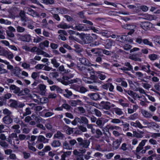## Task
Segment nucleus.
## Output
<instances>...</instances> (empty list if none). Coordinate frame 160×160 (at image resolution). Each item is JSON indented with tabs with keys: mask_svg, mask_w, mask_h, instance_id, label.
<instances>
[{
	"mask_svg": "<svg viewBox=\"0 0 160 160\" xmlns=\"http://www.w3.org/2000/svg\"><path fill=\"white\" fill-rule=\"evenodd\" d=\"M4 30L2 29H0V39H4L5 38V37L4 36Z\"/></svg>",
	"mask_w": 160,
	"mask_h": 160,
	"instance_id": "58",
	"label": "nucleus"
},
{
	"mask_svg": "<svg viewBox=\"0 0 160 160\" xmlns=\"http://www.w3.org/2000/svg\"><path fill=\"white\" fill-rule=\"evenodd\" d=\"M145 18L146 19L151 21L156 20L157 19V17L155 15L150 14H145Z\"/></svg>",
	"mask_w": 160,
	"mask_h": 160,
	"instance_id": "26",
	"label": "nucleus"
},
{
	"mask_svg": "<svg viewBox=\"0 0 160 160\" xmlns=\"http://www.w3.org/2000/svg\"><path fill=\"white\" fill-rule=\"evenodd\" d=\"M101 42L105 44V47L107 49H110L112 45L114 42L111 39L104 40L101 39Z\"/></svg>",
	"mask_w": 160,
	"mask_h": 160,
	"instance_id": "7",
	"label": "nucleus"
},
{
	"mask_svg": "<svg viewBox=\"0 0 160 160\" xmlns=\"http://www.w3.org/2000/svg\"><path fill=\"white\" fill-rule=\"evenodd\" d=\"M125 65L127 67V68L128 69L129 71H132L133 70L132 66L129 62H126L125 63Z\"/></svg>",
	"mask_w": 160,
	"mask_h": 160,
	"instance_id": "55",
	"label": "nucleus"
},
{
	"mask_svg": "<svg viewBox=\"0 0 160 160\" xmlns=\"http://www.w3.org/2000/svg\"><path fill=\"white\" fill-rule=\"evenodd\" d=\"M62 107L65 109L69 111L72 109L71 105L67 103H64L62 105Z\"/></svg>",
	"mask_w": 160,
	"mask_h": 160,
	"instance_id": "43",
	"label": "nucleus"
},
{
	"mask_svg": "<svg viewBox=\"0 0 160 160\" xmlns=\"http://www.w3.org/2000/svg\"><path fill=\"white\" fill-rule=\"evenodd\" d=\"M82 103V101L80 100H71L69 101V104L72 107H76L77 105H81Z\"/></svg>",
	"mask_w": 160,
	"mask_h": 160,
	"instance_id": "12",
	"label": "nucleus"
},
{
	"mask_svg": "<svg viewBox=\"0 0 160 160\" xmlns=\"http://www.w3.org/2000/svg\"><path fill=\"white\" fill-rule=\"evenodd\" d=\"M3 113L7 115L10 116L12 114V112L8 109L5 108L3 110Z\"/></svg>",
	"mask_w": 160,
	"mask_h": 160,
	"instance_id": "62",
	"label": "nucleus"
},
{
	"mask_svg": "<svg viewBox=\"0 0 160 160\" xmlns=\"http://www.w3.org/2000/svg\"><path fill=\"white\" fill-rule=\"evenodd\" d=\"M82 39L85 44L90 43L93 40L92 37L90 34L83 35L82 37Z\"/></svg>",
	"mask_w": 160,
	"mask_h": 160,
	"instance_id": "8",
	"label": "nucleus"
},
{
	"mask_svg": "<svg viewBox=\"0 0 160 160\" xmlns=\"http://www.w3.org/2000/svg\"><path fill=\"white\" fill-rule=\"evenodd\" d=\"M88 96L90 98L94 100H97L99 99L100 97L99 95L97 93H91L88 94Z\"/></svg>",
	"mask_w": 160,
	"mask_h": 160,
	"instance_id": "15",
	"label": "nucleus"
},
{
	"mask_svg": "<svg viewBox=\"0 0 160 160\" xmlns=\"http://www.w3.org/2000/svg\"><path fill=\"white\" fill-rule=\"evenodd\" d=\"M80 122V118L76 117L74 118V120L71 122L72 124L74 125H76L77 124V122Z\"/></svg>",
	"mask_w": 160,
	"mask_h": 160,
	"instance_id": "44",
	"label": "nucleus"
},
{
	"mask_svg": "<svg viewBox=\"0 0 160 160\" xmlns=\"http://www.w3.org/2000/svg\"><path fill=\"white\" fill-rule=\"evenodd\" d=\"M18 10L16 7H13L10 9L9 13L11 15L15 16L18 12Z\"/></svg>",
	"mask_w": 160,
	"mask_h": 160,
	"instance_id": "29",
	"label": "nucleus"
},
{
	"mask_svg": "<svg viewBox=\"0 0 160 160\" xmlns=\"http://www.w3.org/2000/svg\"><path fill=\"white\" fill-rule=\"evenodd\" d=\"M75 160H84L83 158V155L82 154H79L76 156L75 157Z\"/></svg>",
	"mask_w": 160,
	"mask_h": 160,
	"instance_id": "64",
	"label": "nucleus"
},
{
	"mask_svg": "<svg viewBox=\"0 0 160 160\" xmlns=\"http://www.w3.org/2000/svg\"><path fill=\"white\" fill-rule=\"evenodd\" d=\"M97 135V138H99L102 135L103 133L99 129H97L96 132H95Z\"/></svg>",
	"mask_w": 160,
	"mask_h": 160,
	"instance_id": "52",
	"label": "nucleus"
},
{
	"mask_svg": "<svg viewBox=\"0 0 160 160\" xmlns=\"http://www.w3.org/2000/svg\"><path fill=\"white\" fill-rule=\"evenodd\" d=\"M16 30L17 32L21 33L24 32L25 30L24 28L20 26H18L16 27Z\"/></svg>",
	"mask_w": 160,
	"mask_h": 160,
	"instance_id": "40",
	"label": "nucleus"
},
{
	"mask_svg": "<svg viewBox=\"0 0 160 160\" xmlns=\"http://www.w3.org/2000/svg\"><path fill=\"white\" fill-rule=\"evenodd\" d=\"M2 121L5 124L8 125L12 122L13 119L10 116L7 115L3 118Z\"/></svg>",
	"mask_w": 160,
	"mask_h": 160,
	"instance_id": "11",
	"label": "nucleus"
},
{
	"mask_svg": "<svg viewBox=\"0 0 160 160\" xmlns=\"http://www.w3.org/2000/svg\"><path fill=\"white\" fill-rule=\"evenodd\" d=\"M79 61L82 64L85 66H91L92 65V64L89 62V61L85 58H80Z\"/></svg>",
	"mask_w": 160,
	"mask_h": 160,
	"instance_id": "14",
	"label": "nucleus"
},
{
	"mask_svg": "<svg viewBox=\"0 0 160 160\" xmlns=\"http://www.w3.org/2000/svg\"><path fill=\"white\" fill-rule=\"evenodd\" d=\"M31 109L30 108H27L25 110V112L23 113V116L25 117L31 114L32 112Z\"/></svg>",
	"mask_w": 160,
	"mask_h": 160,
	"instance_id": "36",
	"label": "nucleus"
},
{
	"mask_svg": "<svg viewBox=\"0 0 160 160\" xmlns=\"http://www.w3.org/2000/svg\"><path fill=\"white\" fill-rule=\"evenodd\" d=\"M13 70L14 74L15 75H16L17 76L18 75V74L20 73V72L21 71L20 68L18 67H15L14 69H13Z\"/></svg>",
	"mask_w": 160,
	"mask_h": 160,
	"instance_id": "49",
	"label": "nucleus"
},
{
	"mask_svg": "<svg viewBox=\"0 0 160 160\" xmlns=\"http://www.w3.org/2000/svg\"><path fill=\"white\" fill-rule=\"evenodd\" d=\"M133 137H136L137 138H141L143 137L142 134L137 132L136 131H133Z\"/></svg>",
	"mask_w": 160,
	"mask_h": 160,
	"instance_id": "53",
	"label": "nucleus"
},
{
	"mask_svg": "<svg viewBox=\"0 0 160 160\" xmlns=\"http://www.w3.org/2000/svg\"><path fill=\"white\" fill-rule=\"evenodd\" d=\"M49 42L48 40H45L42 42H41L39 44V47L40 48L43 49L44 47H48L49 46Z\"/></svg>",
	"mask_w": 160,
	"mask_h": 160,
	"instance_id": "24",
	"label": "nucleus"
},
{
	"mask_svg": "<svg viewBox=\"0 0 160 160\" xmlns=\"http://www.w3.org/2000/svg\"><path fill=\"white\" fill-rule=\"evenodd\" d=\"M77 140L79 143V145L85 148H87L88 147L90 144V141L88 140H83L82 138H78Z\"/></svg>",
	"mask_w": 160,
	"mask_h": 160,
	"instance_id": "3",
	"label": "nucleus"
},
{
	"mask_svg": "<svg viewBox=\"0 0 160 160\" xmlns=\"http://www.w3.org/2000/svg\"><path fill=\"white\" fill-rule=\"evenodd\" d=\"M20 39L24 41L28 42L31 39V36L29 35H24L21 37Z\"/></svg>",
	"mask_w": 160,
	"mask_h": 160,
	"instance_id": "30",
	"label": "nucleus"
},
{
	"mask_svg": "<svg viewBox=\"0 0 160 160\" xmlns=\"http://www.w3.org/2000/svg\"><path fill=\"white\" fill-rule=\"evenodd\" d=\"M56 9L58 10L59 12L62 14H66L68 12V10L64 8H57Z\"/></svg>",
	"mask_w": 160,
	"mask_h": 160,
	"instance_id": "22",
	"label": "nucleus"
},
{
	"mask_svg": "<svg viewBox=\"0 0 160 160\" xmlns=\"http://www.w3.org/2000/svg\"><path fill=\"white\" fill-rule=\"evenodd\" d=\"M138 117V114L137 113H135L132 115H131L128 117V119L134 120Z\"/></svg>",
	"mask_w": 160,
	"mask_h": 160,
	"instance_id": "41",
	"label": "nucleus"
},
{
	"mask_svg": "<svg viewBox=\"0 0 160 160\" xmlns=\"http://www.w3.org/2000/svg\"><path fill=\"white\" fill-rule=\"evenodd\" d=\"M8 52L7 50L4 49H2L0 50V55L7 56V55H8Z\"/></svg>",
	"mask_w": 160,
	"mask_h": 160,
	"instance_id": "59",
	"label": "nucleus"
},
{
	"mask_svg": "<svg viewBox=\"0 0 160 160\" xmlns=\"http://www.w3.org/2000/svg\"><path fill=\"white\" fill-rule=\"evenodd\" d=\"M61 143L58 140H53L51 144V146L54 148L59 147L61 146Z\"/></svg>",
	"mask_w": 160,
	"mask_h": 160,
	"instance_id": "28",
	"label": "nucleus"
},
{
	"mask_svg": "<svg viewBox=\"0 0 160 160\" xmlns=\"http://www.w3.org/2000/svg\"><path fill=\"white\" fill-rule=\"evenodd\" d=\"M150 66L148 64L144 65L141 67L142 69L147 72H150L151 71L150 69Z\"/></svg>",
	"mask_w": 160,
	"mask_h": 160,
	"instance_id": "35",
	"label": "nucleus"
},
{
	"mask_svg": "<svg viewBox=\"0 0 160 160\" xmlns=\"http://www.w3.org/2000/svg\"><path fill=\"white\" fill-rule=\"evenodd\" d=\"M143 42L145 44L148 45L152 47L153 46L152 42L149 41L147 39H144L143 40Z\"/></svg>",
	"mask_w": 160,
	"mask_h": 160,
	"instance_id": "54",
	"label": "nucleus"
},
{
	"mask_svg": "<svg viewBox=\"0 0 160 160\" xmlns=\"http://www.w3.org/2000/svg\"><path fill=\"white\" fill-rule=\"evenodd\" d=\"M86 116L89 118L92 123H94L96 122L98 119L95 116L93 115L90 116H89L88 115H86Z\"/></svg>",
	"mask_w": 160,
	"mask_h": 160,
	"instance_id": "42",
	"label": "nucleus"
},
{
	"mask_svg": "<svg viewBox=\"0 0 160 160\" xmlns=\"http://www.w3.org/2000/svg\"><path fill=\"white\" fill-rule=\"evenodd\" d=\"M28 148L29 149L33 152H35L36 151V149L35 147L32 146L33 144H32L29 141H28Z\"/></svg>",
	"mask_w": 160,
	"mask_h": 160,
	"instance_id": "39",
	"label": "nucleus"
},
{
	"mask_svg": "<svg viewBox=\"0 0 160 160\" xmlns=\"http://www.w3.org/2000/svg\"><path fill=\"white\" fill-rule=\"evenodd\" d=\"M42 28H47L48 29H50V28L48 26V23L47 20L44 19L42 21Z\"/></svg>",
	"mask_w": 160,
	"mask_h": 160,
	"instance_id": "33",
	"label": "nucleus"
},
{
	"mask_svg": "<svg viewBox=\"0 0 160 160\" xmlns=\"http://www.w3.org/2000/svg\"><path fill=\"white\" fill-rule=\"evenodd\" d=\"M73 29L77 30L78 31H86L90 30H92L94 32L98 33L99 31L96 29L93 26H90L88 28L85 27L82 24H78L76 25L75 27L73 28Z\"/></svg>",
	"mask_w": 160,
	"mask_h": 160,
	"instance_id": "2",
	"label": "nucleus"
},
{
	"mask_svg": "<svg viewBox=\"0 0 160 160\" xmlns=\"http://www.w3.org/2000/svg\"><path fill=\"white\" fill-rule=\"evenodd\" d=\"M142 113L144 117L146 118H151L152 116L151 113L146 110H142Z\"/></svg>",
	"mask_w": 160,
	"mask_h": 160,
	"instance_id": "18",
	"label": "nucleus"
},
{
	"mask_svg": "<svg viewBox=\"0 0 160 160\" xmlns=\"http://www.w3.org/2000/svg\"><path fill=\"white\" fill-rule=\"evenodd\" d=\"M39 76V72H33L31 75L32 78L35 80Z\"/></svg>",
	"mask_w": 160,
	"mask_h": 160,
	"instance_id": "60",
	"label": "nucleus"
},
{
	"mask_svg": "<svg viewBox=\"0 0 160 160\" xmlns=\"http://www.w3.org/2000/svg\"><path fill=\"white\" fill-rule=\"evenodd\" d=\"M0 145L3 148H6L8 147V144L7 142L4 141H0Z\"/></svg>",
	"mask_w": 160,
	"mask_h": 160,
	"instance_id": "50",
	"label": "nucleus"
},
{
	"mask_svg": "<svg viewBox=\"0 0 160 160\" xmlns=\"http://www.w3.org/2000/svg\"><path fill=\"white\" fill-rule=\"evenodd\" d=\"M63 147L64 149H65L68 150H71L72 149V147L70 145L68 140H65L63 142Z\"/></svg>",
	"mask_w": 160,
	"mask_h": 160,
	"instance_id": "16",
	"label": "nucleus"
},
{
	"mask_svg": "<svg viewBox=\"0 0 160 160\" xmlns=\"http://www.w3.org/2000/svg\"><path fill=\"white\" fill-rule=\"evenodd\" d=\"M126 36H117V39L118 38L119 40H120L121 42H125V41H126Z\"/></svg>",
	"mask_w": 160,
	"mask_h": 160,
	"instance_id": "47",
	"label": "nucleus"
},
{
	"mask_svg": "<svg viewBox=\"0 0 160 160\" xmlns=\"http://www.w3.org/2000/svg\"><path fill=\"white\" fill-rule=\"evenodd\" d=\"M121 142V140L117 139L113 142V147L114 149H117L118 148Z\"/></svg>",
	"mask_w": 160,
	"mask_h": 160,
	"instance_id": "27",
	"label": "nucleus"
},
{
	"mask_svg": "<svg viewBox=\"0 0 160 160\" xmlns=\"http://www.w3.org/2000/svg\"><path fill=\"white\" fill-rule=\"evenodd\" d=\"M78 69L81 72V74L85 76H88V74H93L94 73V70L90 66H87L84 67L82 66L78 65L76 66Z\"/></svg>",
	"mask_w": 160,
	"mask_h": 160,
	"instance_id": "1",
	"label": "nucleus"
},
{
	"mask_svg": "<svg viewBox=\"0 0 160 160\" xmlns=\"http://www.w3.org/2000/svg\"><path fill=\"white\" fill-rule=\"evenodd\" d=\"M96 125L99 128H102L105 124V122L103 121L100 118H98L96 122Z\"/></svg>",
	"mask_w": 160,
	"mask_h": 160,
	"instance_id": "21",
	"label": "nucleus"
},
{
	"mask_svg": "<svg viewBox=\"0 0 160 160\" xmlns=\"http://www.w3.org/2000/svg\"><path fill=\"white\" fill-rule=\"evenodd\" d=\"M143 40L141 36H139L136 38V42L138 44H141L143 42Z\"/></svg>",
	"mask_w": 160,
	"mask_h": 160,
	"instance_id": "63",
	"label": "nucleus"
},
{
	"mask_svg": "<svg viewBox=\"0 0 160 160\" xmlns=\"http://www.w3.org/2000/svg\"><path fill=\"white\" fill-rule=\"evenodd\" d=\"M64 137V135L59 131H57L54 136V138L59 139H63Z\"/></svg>",
	"mask_w": 160,
	"mask_h": 160,
	"instance_id": "20",
	"label": "nucleus"
},
{
	"mask_svg": "<svg viewBox=\"0 0 160 160\" xmlns=\"http://www.w3.org/2000/svg\"><path fill=\"white\" fill-rule=\"evenodd\" d=\"M58 27L61 28L65 29L67 28H70V26L68 25L66 23H64L63 24H60L58 25Z\"/></svg>",
	"mask_w": 160,
	"mask_h": 160,
	"instance_id": "37",
	"label": "nucleus"
},
{
	"mask_svg": "<svg viewBox=\"0 0 160 160\" xmlns=\"http://www.w3.org/2000/svg\"><path fill=\"white\" fill-rule=\"evenodd\" d=\"M111 122L114 124H119L121 122V120L118 118H111Z\"/></svg>",
	"mask_w": 160,
	"mask_h": 160,
	"instance_id": "45",
	"label": "nucleus"
},
{
	"mask_svg": "<svg viewBox=\"0 0 160 160\" xmlns=\"http://www.w3.org/2000/svg\"><path fill=\"white\" fill-rule=\"evenodd\" d=\"M94 112L95 114L98 117H101L102 115L101 112L98 110L97 109H94Z\"/></svg>",
	"mask_w": 160,
	"mask_h": 160,
	"instance_id": "51",
	"label": "nucleus"
},
{
	"mask_svg": "<svg viewBox=\"0 0 160 160\" xmlns=\"http://www.w3.org/2000/svg\"><path fill=\"white\" fill-rule=\"evenodd\" d=\"M65 92L67 93L66 94H64L63 96L68 98H69L72 95V92L68 90V89H66L65 90Z\"/></svg>",
	"mask_w": 160,
	"mask_h": 160,
	"instance_id": "31",
	"label": "nucleus"
},
{
	"mask_svg": "<svg viewBox=\"0 0 160 160\" xmlns=\"http://www.w3.org/2000/svg\"><path fill=\"white\" fill-rule=\"evenodd\" d=\"M68 141L70 145L72 147L77 143L76 140L74 139L69 140Z\"/></svg>",
	"mask_w": 160,
	"mask_h": 160,
	"instance_id": "57",
	"label": "nucleus"
},
{
	"mask_svg": "<svg viewBox=\"0 0 160 160\" xmlns=\"http://www.w3.org/2000/svg\"><path fill=\"white\" fill-rule=\"evenodd\" d=\"M100 105L102 108L105 110H109L111 108V103L108 101H102Z\"/></svg>",
	"mask_w": 160,
	"mask_h": 160,
	"instance_id": "9",
	"label": "nucleus"
},
{
	"mask_svg": "<svg viewBox=\"0 0 160 160\" xmlns=\"http://www.w3.org/2000/svg\"><path fill=\"white\" fill-rule=\"evenodd\" d=\"M20 126L19 125L17 124L12 126L11 127V128L14 130V132L19 134L21 132L20 130L19 129Z\"/></svg>",
	"mask_w": 160,
	"mask_h": 160,
	"instance_id": "23",
	"label": "nucleus"
},
{
	"mask_svg": "<svg viewBox=\"0 0 160 160\" xmlns=\"http://www.w3.org/2000/svg\"><path fill=\"white\" fill-rule=\"evenodd\" d=\"M18 137L19 138L20 140L23 141L26 139L27 136L26 135L24 134H21L18 135Z\"/></svg>",
	"mask_w": 160,
	"mask_h": 160,
	"instance_id": "61",
	"label": "nucleus"
},
{
	"mask_svg": "<svg viewBox=\"0 0 160 160\" xmlns=\"http://www.w3.org/2000/svg\"><path fill=\"white\" fill-rule=\"evenodd\" d=\"M73 128L68 127V128L66 130V133L68 135L72 134L73 132Z\"/></svg>",
	"mask_w": 160,
	"mask_h": 160,
	"instance_id": "56",
	"label": "nucleus"
},
{
	"mask_svg": "<svg viewBox=\"0 0 160 160\" xmlns=\"http://www.w3.org/2000/svg\"><path fill=\"white\" fill-rule=\"evenodd\" d=\"M49 139L45 138L42 135H40L38 137L37 142H43L44 143H48Z\"/></svg>",
	"mask_w": 160,
	"mask_h": 160,
	"instance_id": "13",
	"label": "nucleus"
},
{
	"mask_svg": "<svg viewBox=\"0 0 160 160\" xmlns=\"http://www.w3.org/2000/svg\"><path fill=\"white\" fill-rule=\"evenodd\" d=\"M10 89L13 90V92L15 94H17L20 91V88L16 87L14 85H12L10 87Z\"/></svg>",
	"mask_w": 160,
	"mask_h": 160,
	"instance_id": "19",
	"label": "nucleus"
},
{
	"mask_svg": "<svg viewBox=\"0 0 160 160\" xmlns=\"http://www.w3.org/2000/svg\"><path fill=\"white\" fill-rule=\"evenodd\" d=\"M38 86L42 95H44L46 91V86L43 84H41Z\"/></svg>",
	"mask_w": 160,
	"mask_h": 160,
	"instance_id": "17",
	"label": "nucleus"
},
{
	"mask_svg": "<svg viewBox=\"0 0 160 160\" xmlns=\"http://www.w3.org/2000/svg\"><path fill=\"white\" fill-rule=\"evenodd\" d=\"M148 57L150 60L154 61L158 59V56L156 54H152L149 55L148 56Z\"/></svg>",
	"mask_w": 160,
	"mask_h": 160,
	"instance_id": "38",
	"label": "nucleus"
},
{
	"mask_svg": "<svg viewBox=\"0 0 160 160\" xmlns=\"http://www.w3.org/2000/svg\"><path fill=\"white\" fill-rule=\"evenodd\" d=\"M91 74V76L89 78V79L92 80V83L96 82L97 79V77L96 76L92 74Z\"/></svg>",
	"mask_w": 160,
	"mask_h": 160,
	"instance_id": "46",
	"label": "nucleus"
},
{
	"mask_svg": "<svg viewBox=\"0 0 160 160\" xmlns=\"http://www.w3.org/2000/svg\"><path fill=\"white\" fill-rule=\"evenodd\" d=\"M51 63L53 65L54 67L57 68L60 65V63L58 62L56 59L54 58L51 60Z\"/></svg>",
	"mask_w": 160,
	"mask_h": 160,
	"instance_id": "32",
	"label": "nucleus"
},
{
	"mask_svg": "<svg viewBox=\"0 0 160 160\" xmlns=\"http://www.w3.org/2000/svg\"><path fill=\"white\" fill-rule=\"evenodd\" d=\"M88 123H89V121L86 117L84 116L80 117V123L86 125Z\"/></svg>",
	"mask_w": 160,
	"mask_h": 160,
	"instance_id": "25",
	"label": "nucleus"
},
{
	"mask_svg": "<svg viewBox=\"0 0 160 160\" xmlns=\"http://www.w3.org/2000/svg\"><path fill=\"white\" fill-rule=\"evenodd\" d=\"M4 65L2 64L0 65V73L1 74L5 73L7 72V70L3 68Z\"/></svg>",
	"mask_w": 160,
	"mask_h": 160,
	"instance_id": "48",
	"label": "nucleus"
},
{
	"mask_svg": "<svg viewBox=\"0 0 160 160\" xmlns=\"http://www.w3.org/2000/svg\"><path fill=\"white\" fill-rule=\"evenodd\" d=\"M113 110L115 113L118 115H120L123 114V112L121 109L119 108H114Z\"/></svg>",
	"mask_w": 160,
	"mask_h": 160,
	"instance_id": "34",
	"label": "nucleus"
},
{
	"mask_svg": "<svg viewBox=\"0 0 160 160\" xmlns=\"http://www.w3.org/2000/svg\"><path fill=\"white\" fill-rule=\"evenodd\" d=\"M152 26V24L148 22H142L141 24V27L145 30L150 29Z\"/></svg>",
	"mask_w": 160,
	"mask_h": 160,
	"instance_id": "10",
	"label": "nucleus"
},
{
	"mask_svg": "<svg viewBox=\"0 0 160 160\" xmlns=\"http://www.w3.org/2000/svg\"><path fill=\"white\" fill-rule=\"evenodd\" d=\"M26 10L27 11V13L33 17H39V14L36 11L34 10L29 7L26 8Z\"/></svg>",
	"mask_w": 160,
	"mask_h": 160,
	"instance_id": "6",
	"label": "nucleus"
},
{
	"mask_svg": "<svg viewBox=\"0 0 160 160\" xmlns=\"http://www.w3.org/2000/svg\"><path fill=\"white\" fill-rule=\"evenodd\" d=\"M10 102H12L10 104L11 106L15 108H22L25 105L24 103L14 100L10 99Z\"/></svg>",
	"mask_w": 160,
	"mask_h": 160,
	"instance_id": "4",
	"label": "nucleus"
},
{
	"mask_svg": "<svg viewBox=\"0 0 160 160\" xmlns=\"http://www.w3.org/2000/svg\"><path fill=\"white\" fill-rule=\"evenodd\" d=\"M122 27L125 29L129 30L130 31L128 32L129 35H131L133 33L135 28V26L131 24H126L122 25Z\"/></svg>",
	"mask_w": 160,
	"mask_h": 160,
	"instance_id": "5",
	"label": "nucleus"
}]
</instances>
